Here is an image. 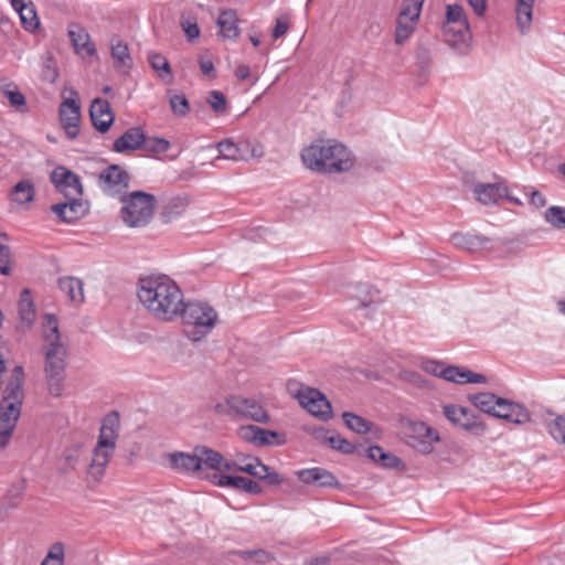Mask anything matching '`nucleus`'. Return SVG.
Instances as JSON below:
<instances>
[{"label":"nucleus","mask_w":565,"mask_h":565,"mask_svg":"<svg viewBox=\"0 0 565 565\" xmlns=\"http://www.w3.org/2000/svg\"><path fill=\"white\" fill-rule=\"evenodd\" d=\"M492 416L518 425L530 422V413L524 406L502 397L499 398Z\"/></svg>","instance_id":"obj_16"},{"label":"nucleus","mask_w":565,"mask_h":565,"mask_svg":"<svg viewBox=\"0 0 565 565\" xmlns=\"http://www.w3.org/2000/svg\"><path fill=\"white\" fill-rule=\"evenodd\" d=\"M148 61L151 67L159 73V77L167 81V77H171V67L168 60L159 53H150Z\"/></svg>","instance_id":"obj_44"},{"label":"nucleus","mask_w":565,"mask_h":565,"mask_svg":"<svg viewBox=\"0 0 565 565\" xmlns=\"http://www.w3.org/2000/svg\"><path fill=\"white\" fill-rule=\"evenodd\" d=\"M44 373L49 392L58 397L65 380L67 348L61 340L58 322L54 315L46 313L42 321Z\"/></svg>","instance_id":"obj_2"},{"label":"nucleus","mask_w":565,"mask_h":565,"mask_svg":"<svg viewBox=\"0 0 565 565\" xmlns=\"http://www.w3.org/2000/svg\"><path fill=\"white\" fill-rule=\"evenodd\" d=\"M256 434H264L263 428L255 425L241 426L238 428V436L247 443L254 444Z\"/></svg>","instance_id":"obj_58"},{"label":"nucleus","mask_w":565,"mask_h":565,"mask_svg":"<svg viewBox=\"0 0 565 565\" xmlns=\"http://www.w3.org/2000/svg\"><path fill=\"white\" fill-rule=\"evenodd\" d=\"M111 57L115 67L128 66L131 61L128 46L118 38L111 40Z\"/></svg>","instance_id":"obj_39"},{"label":"nucleus","mask_w":565,"mask_h":565,"mask_svg":"<svg viewBox=\"0 0 565 565\" xmlns=\"http://www.w3.org/2000/svg\"><path fill=\"white\" fill-rule=\"evenodd\" d=\"M21 408L12 404H0V446L6 448L15 429Z\"/></svg>","instance_id":"obj_19"},{"label":"nucleus","mask_w":565,"mask_h":565,"mask_svg":"<svg viewBox=\"0 0 565 565\" xmlns=\"http://www.w3.org/2000/svg\"><path fill=\"white\" fill-rule=\"evenodd\" d=\"M303 166L321 174H340L354 166L353 153L334 139H317L301 151Z\"/></svg>","instance_id":"obj_3"},{"label":"nucleus","mask_w":565,"mask_h":565,"mask_svg":"<svg viewBox=\"0 0 565 565\" xmlns=\"http://www.w3.org/2000/svg\"><path fill=\"white\" fill-rule=\"evenodd\" d=\"M23 379L24 373L22 366H15L6 386L1 404H12V406L21 408L24 396Z\"/></svg>","instance_id":"obj_20"},{"label":"nucleus","mask_w":565,"mask_h":565,"mask_svg":"<svg viewBox=\"0 0 565 565\" xmlns=\"http://www.w3.org/2000/svg\"><path fill=\"white\" fill-rule=\"evenodd\" d=\"M119 414L113 412L103 420L97 444L93 450L88 475L99 481L105 473L111 456L114 455L119 429Z\"/></svg>","instance_id":"obj_4"},{"label":"nucleus","mask_w":565,"mask_h":565,"mask_svg":"<svg viewBox=\"0 0 565 565\" xmlns=\"http://www.w3.org/2000/svg\"><path fill=\"white\" fill-rule=\"evenodd\" d=\"M1 94L8 99L10 106L17 111H28L26 99L14 84H8L1 87Z\"/></svg>","instance_id":"obj_35"},{"label":"nucleus","mask_w":565,"mask_h":565,"mask_svg":"<svg viewBox=\"0 0 565 565\" xmlns=\"http://www.w3.org/2000/svg\"><path fill=\"white\" fill-rule=\"evenodd\" d=\"M207 103L215 113H223L226 108V98L220 90H212L209 94Z\"/></svg>","instance_id":"obj_56"},{"label":"nucleus","mask_w":565,"mask_h":565,"mask_svg":"<svg viewBox=\"0 0 565 565\" xmlns=\"http://www.w3.org/2000/svg\"><path fill=\"white\" fill-rule=\"evenodd\" d=\"M21 24L25 31L34 32L39 25L40 20L36 14L35 6L32 1L28 2V6L19 12Z\"/></svg>","instance_id":"obj_42"},{"label":"nucleus","mask_w":565,"mask_h":565,"mask_svg":"<svg viewBox=\"0 0 565 565\" xmlns=\"http://www.w3.org/2000/svg\"><path fill=\"white\" fill-rule=\"evenodd\" d=\"M550 435L565 445V415H559L548 424Z\"/></svg>","instance_id":"obj_53"},{"label":"nucleus","mask_w":565,"mask_h":565,"mask_svg":"<svg viewBox=\"0 0 565 565\" xmlns=\"http://www.w3.org/2000/svg\"><path fill=\"white\" fill-rule=\"evenodd\" d=\"M299 404L313 416L323 420L331 418L332 408L327 397L317 388L303 386L295 394Z\"/></svg>","instance_id":"obj_10"},{"label":"nucleus","mask_w":565,"mask_h":565,"mask_svg":"<svg viewBox=\"0 0 565 565\" xmlns=\"http://www.w3.org/2000/svg\"><path fill=\"white\" fill-rule=\"evenodd\" d=\"M300 481L306 484H317L323 488H339L340 482L338 479L327 469L315 467L309 469H302L297 472Z\"/></svg>","instance_id":"obj_21"},{"label":"nucleus","mask_w":565,"mask_h":565,"mask_svg":"<svg viewBox=\"0 0 565 565\" xmlns=\"http://www.w3.org/2000/svg\"><path fill=\"white\" fill-rule=\"evenodd\" d=\"M142 149L154 154L164 153L170 149V142L164 138H147L145 136V143H142Z\"/></svg>","instance_id":"obj_50"},{"label":"nucleus","mask_w":565,"mask_h":565,"mask_svg":"<svg viewBox=\"0 0 565 565\" xmlns=\"http://www.w3.org/2000/svg\"><path fill=\"white\" fill-rule=\"evenodd\" d=\"M288 29H289L288 19L285 17L277 18L275 26L273 29V33H271L274 40H277V39L281 38L284 34H286Z\"/></svg>","instance_id":"obj_59"},{"label":"nucleus","mask_w":565,"mask_h":565,"mask_svg":"<svg viewBox=\"0 0 565 565\" xmlns=\"http://www.w3.org/2000/svg\"><path fill=\"white\" fill-rule=\"evenodd\" d=\"M530 204L536 209L543 207L546 204L545 196L537 190H534L530 194Z\"/></svg>","instance_id":"obj_64"},{"label":"nucleus","mask_w":565,"mask_h":565,"mask_svg":"<svg viewBox=\"0 0 565 565\" xmlns=\"http://www.w3.org/2000/svg\"><path fill=\"white\" fill-rule=\"evenodd\" d=\"M254 458L255 457H238L236 470L248 475L254 473Z\"/></svg>","instance_id":"obj_61"},{"label":"nucleus","mask_w":565,"mask_h":565,"mask_svg":"<svg viewBox=\"0 0 565 565\" xmlns=\"http://www.w3.org/2000/svg\"><path fill=\"white\" fill-rule=\"evenodd\" d=\"M416 24V21L398 17L395 29V43L401 45L406 42L415 31Z\"/></svg>","instance_id":"obj_43"},{"label":"nucleus","mask_w":565,"mask_h":565,"mask_svg":"<svg viewBox=\"0 0 565 565\" xmlns=\"http://www.w3.org/2000/svg\"><path fill=\"white\" fill-rule=\"evenodd\" d=\"M121 207V218L129 227H140L149 223L153 216L156 198L143 191H134L126 195Z\"/></svg>","instance_id":"obj_6"},{"label":"nucleus","mask_w":565,"mask_h":565,"mask_svg":"<svg viewBox=\"0 0 565 565\" xmlns=\"http://www.w3.org/2000/svg\"><path fill=\"white\" fill-rule=\"evenodd\" d=\"M60 290L75 305L84 302L83 281L73 276L61 277L57 281Z\"/></svg>","instance_id":"obj_28"},{"label":"nucleus","mask_w":565,"mask_h":565,"mask_svg":"<svg viewBox=\"0 0 565 565\" xmlns=\"http://www.w3.org/2000/svg\"><path fill=\"white\" fill-rule=\"evenodd\" d=\"M238 23L239 20L237 18V12L235 10H221L218 18L216 20V25L218 28V36H221L224 40L235 41L236 39H238L241 34Z\"/></svg>","instance_id":"obj_22"},{"label":"nucleus","mask_w":565,"mask_h":565,"mask_svg":"<svg viewBox=\"0 0 565 565\" xmlns=\"http://www.w3.org/2000/svg\"><path fill=\"white\" fill-rule=\"evenodd\" d=\"M544 218L553 227L563 230L565 228V207L551 206L544 213Z\"/></svg>","instance_id":"obj_49"},{"label":"nucleus","mask_w":565,"mask_h":565,"mask_svg":"<svg viewBox=\"0 0 565 565\" xmlns=\"http://www.w3.org/2000/svg\"><path fill=\"white\" fill-rule=\"evenodd\" d=\"M19 317L25 329H31L35 322L36 311L29 289H23L20 294Z\"/></svg>","instance_id":"obj_30"},{"label":"nucleus","mask_w":565,"mask_h":565,"mask_svg":"<svg viewBox=\"0 0 565 565\" xmlns=\"http://www.w3.org/2000/svg\"><path fill=\"white\" fill-rule=\"evenodd\" d=\"M89 116L94 128L102 134L107 132L115 120L109 103L103 98H95L92 102Z\"/></svg>","instance_id":"obj_18"},{"label":"nucleus","mask_w":565,"mask_h":565,"mask_svg":"<svg viewBox=\"0 0 565 565\" xmlns=\"http://www.w3.org/2000/svg\"><path fill=\"white\" fill-rule=\"evenodd\" d=\"M424 0H404L398 17L418 21Z\"/></svg>","instance_id":"obj_48"},{"label":"nucleus","mask_w":565,"mask_h":565,"mask_svg":"<svg viewBox=\"0 0 565 565\" xmlns=\"http://www.w3.org/2000/svg\"><path fill=\"white\" fill-rule=\"evenodd\" d=\"M406 443L422 454H430L439 435L426 423L407 419L404 423Z\"/></svg>","instance_id":"obj_8"},{"label":"nucleus","mask_w":565,"mask_h":565,"mask_svg":"<svg viewBox=\"0 0 565 565\" xmlns=\"http://www.w3.org/2000/svg\"><path fill=\"white\" fill-rule=\"evenodd\" d=\"M329 446L344 455H351L355 451V446L338 434H332V437L329 439Z\"/></svg>","instance_id":"obj_54"},{"label":"nucleus","mask_w":565,"mask_h":565,"mask_svg":"<svg viewBox=\"0 0 565 565\" xmlns=\"http://www.w3.org/2000/svg\"><path fill=\"white\" fill-rule=\"evenodd\" d=\"M450 242L455 247L462 248L468 252H477L482 249L489 243V238L472 233L456 232L451 234Z\"/></svg>","instance_id":"obj_26"},{"label":"nucleus","mask_w":565,"mask_h":565,"mask_svg":"<svg viewBox=\"0 0 565 565\" xmlns=\"http://www.w3.org/2000/svg\"><path fill=\"white\" fill-rule=\"evenodd\" d=\"M448 365H445L444 363H440L435 360H426L422 363V369L431 375L439 376L445 380V370Z\"/></svg>","instance_id":"obj_57"},{"label":"nucleus","mask_w":565,"mask_h":565,"mask_svg":"<svg viewBox=\"0 0 565 565\" xmlns=\"http://www.w3.org/2000/svg\"><path fill=\"white\" fill-rule=\"evenodd\" d=\"M130 182L129 173L119 164H110L98 177L100 190L108 196L124 200Z\"/></svg>","instance_id":"obj_7"},{"label":"nucleus","mask_w":565,"mask_h":565,"mask_svg":"<svg viewBox=\"0 0 565 565\" xmlns=\"http://www.w3.org/2000/svg\"><path fill=\"white\" fill-rule=\"evenodd\" d=\"M66 201L52 205L51 210L64 223H73L85 216L88 212V204L82 196H68Z\"/></svg>","instance_id":"obj_15"},{"label":"nucleus","mask_w":565,"mask_h":565,"mask_svg":"<svg viewBox=\"0 0 565 565\" xmlns=\"http://www.w3.org/2000/svg\"><path fill=\"white\" fill-rule=\"evenodd\" d=\"M137 296L146 310L161 321H172L178 318L184 305L181 288L167 275L140 277Z\"/></svg>","instance_id":"obj_1"},{"label":"nucleus","mask_w":565,"mask_h":565,"mask_svg":"<svg viewBox=\"0 0 565 565\" xmlns=\"http://www.w3.org/2000/svg\"><path fill=\"white\" fill-rule=\"evenodd\" d=\"M356 292L361 309H366L372 306L376 307L382 302L380 292L369 285L360 284L356 287Z\"/></svg>","instance_id":"obj_37"},{"label":"nucleus","mask_w":565,"mask_h":565,"mask_svg":"<svg viewBox=\"0 0 565 565\" xmlns=\"http://www.w3.org/2000/svg\"><path fill=\"white\" fill-rule=\"evenodd\" d=\"M367 456L375 462H381L383 467L390 469H403L404 462L397 456L385 452L380 446H371L367 449Z\"/></svg>","instance_id":"obj_32"},{"label":"nucleus","mask_w":565,"mask_h":565,"mask_svg":"<svg viewBox=\"0 0 565 565\" xmlns=\"http://www.w3.org/2000/svg\"><path fill=\"white\" fill-rule=\"evenodd\" d=\"M419 68L425 72L430 65V53L425 47H419L416 54Z\"/></svg>","instance_id":"obj_60"},{"label":"nucleus","mask_w":565,"mask_h":565,"mask_svg":"<svg viewBox=\"0 0 565 565\" xmlns=\"http://www.w3.org/2000/svg\"><path fill=\"white\" fill-rule=\"evenodd\" d=\"M264 434H256L255 445L268 446V445H281L285 441L282 435L277 431L263 428Z\"/></svg>","instance_id":"obj_52"},{"label":"nucleus","mask_w":565,"mask_h":565,"mask_svg":"<svg viewBox=\"0 0 565 565\" xmlns=\"http://www.w3.org/2000/svg\"><path fill=\"white\" fill-rule=\"evenodd\" d=\"M186 206V199L173 198L164 205L161 216L166 223H169L182 215L185 212Z\"/></svg>","instance_id":"obj_38"},{"label":"nucleus","mask_w":565,"mask_h":565,"mask_svg":"<svg viewBox=\"0 0 565 565\" xmlns=\"http://www.w3.org/2000/svg\"><path fill=\"white\" fill-rule=\"evenodd\" d=\"M443 34L445 42L459 53H465L469 47L471 32L468 23L444 24Z\"/></svg>","instance_id":"obj_17"},{"label":"nucleus","mask_w":565,"mask_h":565,"mask_svg":"<svg viewBox=\"0 0 565 565\" xmlns=\"http://www.w3.org/2000/svg\"><path fill=\"white\" fill-rule=\"evenodd\" d=\"M65 550L64 544L55 542L51 545L46 556L40 565H64Z\"/></svg>","instance_id":"obj_46"},{"label":"nucleus","mask_w":565,"mask_h":565,"mask_svg":"<svg viewBox=\"0 0 565 565\" xmlns=\"http://www.w3.org/2000/svg\"><path fill=\"white\" fill-rule=\"evenodd\" d=\"M50 178L55 189L65 198L83 195L81 178L65 167H56Z\"/></svg>","instance_id":"obj_11"},{"label":"nucleus","mask_w":565,"mask_h":565,"mask_svg":"<svg viewBox=\"0 0 565 565\" xmlns=\"http://www.w3.org/2000/svg\"><path fill=\"white\" fill-rule=\"evenodd\" d=\"M10 195L18 204L30 203L34 200L35 189L30 180H22L12 188Z\"/></svg>","instance_id":"obj_34"},{"label":"nucleus","mask_w":565,"mask_h":565,"mask_svg":"<svg viewBox=\"0 0 565 565\" xmlns=\"http://www.w3.org/2000/svg\"><path fill=\"white\" fill-rule=\"evenodd\" d=\"M214 411L216 414L222 415V416H235L234 411L232 409V406H231V396L228 398H226L225 402L217 403L214 406Z\"/></svg>","instance_id":"obj_63"},{"label":"nucleus","mask_w":565,"mask_h":565,"mask_svg":"<svg viewBox=\"0 0 565 565\" xmlns=\"http://www.w3.org/2000/svg\"><path fill=\"white\" fill-rule=\"evenodd\" d=\"M142 143H145V132L139 127H132L115 140L113 150L118 153L131 152L142 149Z\"/></svg>","instance_id":"obj_23"},{"label":"nucleus","mask_w":565,"mask_h":565,"mask_svg":"<svg viewBox=\"0 0 565 565\" xmlns=\"http://www.w3.org/2000/svg\"><path fill=\"white\" fill-rule=\"evenodd\" d=\"M237 555L244 561H253L257 564H266L275 559L271 553L262 548L238 551Z\"/></svg>","instance_id":"obj_45"},{"label":"nucleus","mask_w":565,"mask_h":565,"mask_svg":"<svg viewBox=\"0 0 565 565\" xmlns=\"http://www.w3.org/2000/svg\"><path fill=\"white\" fill-rule=\"evenodd\" d=\"M7 241V235L0 233V273L2 275H9L11 271L12 255Z\"/></svg>","instance_id":"obj_47"},{"label":"nucleus","mask_w":565,"mask_h":565,"mask_svg":"<svg viewBox=\"0 0 565 565\" xmlns=\"http://www.w3.org/2000/svg\"><path fill=\"white\" fill-rule=\"evenodd\" d=\"M183 323L188 328V337L196 342L205 338L215 327L217 321L216 310L203 301H188L180 310Z\"/></svg>","instance_id":"obj_5"},{"label":"nucleus","mask_w":565,"mask_h":565,"mask_svg":"<svg viewBox=\"0 0 565 565\" xmlns=\"http://www.w3.org/2000/svg\"><path fill=\"white\" fill-rule=\"evenodd\" d=\"M169 103L174 115L184 117L190 111V105L184 95H172Z\"/></svg>","instance_id":"obj_55"},{"label":"nucleus","mask_w":565,"mask_h":565,"mask_svg":"<svg viewBox=\"0 0 565 565\" xmlns=\"http://www.w3.org/2000/svg\"><path fill=\"white\" fill-rule=\"evenodd\" d=\"M231 406L237 417L252 419L257 423H267L269 420L267 412L253 398L232 395Z\"/></svg>","instance_id":"obj_12"},{"label":"nucleus","mask_w":565,"mask_h":565,"mask_svg":"<svg viewBox=\"0 0 565 565\" xmlns=\"http://www.w3.org/2000/svg\"><path fill=\"white\" fill-rule=\"evenodd\" d=\"M60 121L70 139H75L79 132L81 108L72 98L65 99L60 105Z\"/></svg>","instance_id":"obj_14"},{"label":"nucleus","mask_w":565,"mask_h":565,"mask_svg":"<svg viewBox=\"0 0 565 565\" xmlns=\"http://www.w3.org/2000/svg\"><path fill=\"white\" fill-rule=\"evenodd\" d=\"M476 199L482 204H494L503 195H508V185L504 182L480 183L475 186Z\"/></svg>","instance_id":"obj_25"},{"label":"nucleus","mask_w":565,"mask_h":565,"mask_svg":"<svg viewBox=\"0 0 565 565\" xmlns=\"http://www.w3.org/2000/svg\"><path fill=\"white\" fill-rule=\"evenodd\" d=\"M196 448L193 452L175 451L168 455L170 467L181 473H200V461L196 457Z\"/></svg>","instance_id":"obj_24"},{"label":"nucleus","mask_w":565,"mask_h":565,"mask_svg":"<svg viewBox=\"0 0 565 565\" xmlns=\"http://www.w3.org/2000/svg\"><path fill=\"white\" fill-rule=\"evenodd\" d=\"M443 413L445 417L457 427L476 435H483L486 433V426L480 420V417L467 407L448 404L443 407Z\"/></svg>","instance_id":"obj_9"},{"label":"nucleus","mask_w":565,"mask_h":565,"mask_svg":"<svg viewBox=\"0 0 565 565\" xmlns=\"http://www.w3.org/2000/svg\"><path fill=\"white\" fill-rule=\"evenodd\" d=\"M445 380L457 384L466 383H486L487 379L484 375L475 373L468 369L448 365L444 372Z\"/></svg>","instance_id":"obj_29"},{"label":"nucleus","mask_w":565,"mask_h":565,"mask_svg":"<svg viewBox=\"0 0 565 565\" xmlns=\"http://www.w3.org/2000/svg\"><path fill=\"white\" fill-rule=\"evenodd\" d=\"M456 23H468L465 10L459 4H448L446 10V21L444 24H454Z\"/></svg>","instance_id":"obj_51"},{"label":"nucleus","mask_w":565,"mask_h":565,"mask_svg":"<svg viewBox=\"0 0 565 565\" xmlns=\"http://www.w3.org/2000/svg\"><path fill=\"white\" fill-rule=\"evenodd\" d=\"M534 1L535 0H516V23L522 33L526 32L531 26Z\"/></svg>","instance_id":"obj_33"},{"label":"nucleus","mask_w":565,"mask_h":565,"mask_svg":"<svg viewBox=\"0 0 565 565\" xmlns=\"http://www.w3.org/2000/svg\"><path fill=\"white\" fill-rule=\"evenodd\" d=\"M199 477L202 478V479H206L211 483H213V484H215L217 487H221V488H226L227 487V484H223V481H224V478H230V476L217 475L216 472L204 473V471H202V473H199Z\"/></svg>","instance_id":"obj_62"},{"label":"nucleus","mask_w":565,"mask_h":565,"mask_svg":"<svg viewBox=\"0 0 565 565\" xmlns=\"http://www.w3.org/2000/svg\"><path fill=\"white\" fill-rule=\"evenodd\" d=\"M217 149L222 158L233 161L248 160L250 157L262 156V151H258L257 147L252 146L247 140L234 142L225 139L217 143Z\"/></svg>","instance_id":"obj_13"},{"label":"nucleus","mask_w":565,"mask_h":565,"mask_svg":"<svg viewBox=\"0 0 565 565\" xmlns=\"http://www.w3.org/2000/svg\"><path fill=\"white\" fill-rule=\"evenodd\" d=\"M500 397L492 393H478L469 397L470 402L481 412L492 415Z\"/></svg>","instance_id":"obj_41"},{"label":"nucleus","mask_w":565,"mask_h":565,"mask_svg":"<svg viewBox=\"0 0 565 565\" xmlns=\"http://www.w3.org/2000/svg\"><path fill=\"white\" fill-rule=\"evenodd\" d=\"M342 418L347 427L356 434H367L373 426L371 422L350 412H344Z\"/></svg>","instance_id":"obj_40"},{"label":"nucleus","mask_w":565,"mask_h":565,"mask_svg":"<svg viewBox=\"0 0 565 565\" xmlns=\"http://www.w3.org/2000/svg\"><path fill=\"white\" fill-rule=\"evenodd\" d=\"M223 484L243 490L250 494H259L263 491V488L258 482L241 476H230V478H224Z\"/></svg>","instance_id":"obj_36"},{"label":"nucleus","mask_w":565,"mask_h":565,"mask_svg":"<svg viewBox=\"0 0 565 565\" xmlns=\"http://www.w3.org/2000/svg\"><path fill=\"white\" fill-rule=\"evenodd\" d=\"M196 457L200 461V473H202V466L204 465L207 469L220 471L223 463V455L206 446H196Z\"/></svg>","instance_id":"obj_31"},{"label":"nucleus","mask_w":565,"mask_h":565,"mask_svg":"<svg viewBox=\"0 0 565 565\" xmlns=\"http://www.w3.org/2000/svg\"><path fill=\"white\" fill-rule=\"evenodd\" d=\"M70 40L78 54L92 56L96 53L94 43L90 41L88 32L79 26L74 25L68 30Z\"/></svg>","instance_id":"obj_27"}]
</instances>
